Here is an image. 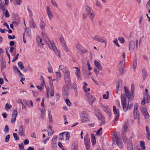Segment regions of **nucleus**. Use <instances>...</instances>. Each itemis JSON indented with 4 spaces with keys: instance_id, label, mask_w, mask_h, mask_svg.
Instances as JSON below:
<instances>
[{
    "instance_id": "obj_13",
    "label": "nucleus",
    "mask_w": 150,
    "mask_h": 150,
    "mask_svg": "<svg viewBox=\"0 0 150 150\" xmlns=\"http://www.w3.org/2000/svg\"><path fill=\"white\" fill-rule=\"evenodd\" d=\"M125 63V60H121L118 65V68L120 73H122L124 72L123 65Z\"/></svg>"
},
{
    "instance_id": "obj_3",
    "label": "nucleus",
    "mask_w": 150,
    "mask_h": 150,
    "mask_svg": "<svg viewBox=\"0 0 150 150\" xmlns=\"http://www.w3.org/2000/svg\"><path fill=\"white\" fill-rule=\"evenodd\" d=\"M46 44L50 49H52L55 53L57 56L60 57V51L58 50L57 48L56 47L54 43L52 41H49L48 42H46Z\"/></svg>"
},
{
    "instance_id": "obj_22",
    "label": "nucleus",
    "mask_w": 150,
    "mask_h": 150,
    "mask_svg": "<svg viewBox=\"0 0 150 150\" xmlns=\"http://www.w3.org/2000/svg\"><path fill=\"white\" fill-rule=\"evenodd\" d=\"M113 108L114 114L116 115V116H117V117H118L119 116V111L116 109L115 106H113Z\"/></svg>"
},
{
    "instance_id": "obj_47",
    "label": "nucleus",
    "mask_w": 150,
    "mask_h": 150,
    "mask_svg": "<svg viewBox=\"0 0 150 150\" xmlns=\"http://www.w3.org/2000/svg\"><path fill=\"white\" fill-rule=\"evenodd\" d=\"M11 107V105H9L8 104L6 103L5 108L6 110H8L10 109Z\"/></svg>"
},
{
    "instance_id": "obj_25",
    "label": "nucleus",
    "mask_w": 150,
    "mask_h": 150,
    "mask_svg": "<svg viewBox=\"0 0 150 150\" xmlns=\"http://www.w3.org/2000/svg\"><path fill=\"white\" fill-rule=\"evenodd\" d=\"M1 71L6 68V63L4 60H2L1 63Z\"/></svg>"
},
{
    "instance_id": "obj_43",
    "label": "nucleus",
    "mask_w": 150,
    "mask_h": 150,
    "mask_svg": "<svg viewBox=\"0 0 150 150\" xmlns=\"http://www.w3.org/2000/svg\"><path fill=\"white\" fill-rule=\"evenodd\" d=\"M59 69L61 70L62 71L64 72V71L66 70V68L63 65H60L59 66Z\"/></svg>"
},
{
    "instance_id": "obj_58",
    "label": "nucleus",
    "mask_w": 150,
    "mask_h": 150,
    "mask_svg": "<svg viewBox=\"0 0 150 150\" xmlns=\"http://www.w3.org/2000/svg\"><path fill=\"white\" fill-rule=\"evenodd\" d=\"M8 38L10 39H13L15 38V36L14 35H13L12 36H11L9 35H8Z\"/></svg>"
},
{
    "instance_id": "obj_16",
    "label": "nucleus",
    "mask_w": 150,
    "mask_h": 150,
    "mask_svg": "<svg viewBox=\"0 0 150 150\" xmlns=\"http://www.w3.org/2000/svg\"><path fill=\"white\" fill-rule=\"evenodd\" d=\"M135 46V42L132 40H131L129 42V50L130 52H132L134 49Z\"/></svg>"
},
{
    "instance_id": "obj_55",
    "label": "nucleus",
    "mask_w": 150,
    "mask_h": 150,
    "mask_svg": "<svg viewBox=\"0 0 150 150\" xmlns=\"http://www.w3.org/2000/svg\"><path fill=\"white\" fill-rule=\"evenodd\" d=\"M9 129L8 126L7 125H5V129H4V132H8Z\"/></svg>"
},
{
    "instance_id": "obj_6",
    "label": "nucleus",
    "mask_w": 150,
    "mask_h": 150,
    "mask_svg": "<svg viewBox=\"0 0 150 150\" xmlns=\"http://www.w3.org/2000/svg\"><path fill=\"white\" fill-rule=\"evenodd\" d=\"M71 85V84L69 85L65 83V84L63 86L62 89V94L63 95L65 96L69 95L68 89L70 88Z\"/></svg>"
},
{
    "instance_id": "obj_26",
    "label": "nucleus",
    "mask_w": 150,
    "mask_h": 150,
    "mask_svg": "<svg viewBox=\"0 0 150 150\" xmlns=\"http://www.w3.org/2000/svg\"><path fill=\"white\" fill-rule=\"evenodd\" d=\"M30 25L31 27H33L34 28H36V27L35 23L33 18H32L31 21L30 22Z\"/></svg>"
},
{
    "instance_id": "obj_17",
    "label": "nucleus",
    "mask_w": 150,
    "mask_h": 150,
    "mask_svg": "<svg viewBox=\"0 0 150 150\" xmlns=\"http://www.w3.org/2000/svg\"><path fill=\"white\" fill-rule=\"evenodd\" d=\"M46 9H47V13L48 15L49 18L50 20H51L53 18V16L51 13V11L50 10V9L49 8V7L48 6H47Z\"/></svg>"
},
{
    "instance_id": "obj_2",
    "label": "nucleus",
    "mask_w": 150,
    "mask_h": 150,
    "mask_svg": "<svg viewBox=\"0 0 150 150\" xmlns=\"http://www.w3.org/2000/svg\"><path fill=\"white\" fill-rule=\"evenodd\" d=\"M121 100L122 105L124 111L126 112L128 109L130 110L133 107V105L132 103H130V104L128 103L127 107L126 98L125 95L122 94H121Z\"/></svg>"
},
{
    "instance_id": "obj_32",
    "label": "nucleus",
    "mask_w": 150,
    "mask_h": 150,
    "mask_svg": "<svg viewBox=\"0 0 150 150\" xmlns=\"http://www.w3.org/2000/svg\"><path fill=\"white\" fill-rule=\"evenodd\" d=\"M43 80V82L41 83V86L40 85H37L36 86L37 87L38 89H40V91H41L42 89V86H43L44 84H45V83L44 81H43V79L42 78Z\"/></svg>"
},
{
    "instance_id": "obj_9",
    "label": "nucleus",
    "mask_w": 150,
    "mask_h": 150,
    "mask_svg": "<svg viewBox=\"0 0 150 150\" xmlns=\"http://www.w3.org/2000/svg\"><path fill=\"white\" fill-rule=\"evenodd\" d=\"M59 39L60 41L62 46L64 50L66 52L68 51L67 46L66 45L64 39L62 35L60 37Z\"/></svg>"
},
{
    "instance_id": "obj_59",
    "label": "nucleus",
    "mask_w": 150,
    "mask_h": 150,
    "mask_svg": "<svg viewBox=\"0 0 150 150\" xmlns=\"http://www.w3.org/2000/svg\"><path fill=\"white\" fill-rule=\"evenodd\" d=\"M27 10L29 12L30 17H32L33 16V13L32 11L29 8H27Z\"/></svg>"
},
{
    "instance_id": "obj_50",
    "label": "nucleus",
    "mask_w": 150,
    "mask_h": 150,
    "mask_svg": "<svg viewBox=\"0 0 150 150\" xmlns=\"http://www.w3.org/2000/svg\"><path fill=\"white\" fill-rule=\"evenodd\" d=\"M18 146L20 150H24V146L23 143H22L21 144H19Z\"/></svg>"
},
{
    "instance_id": "obj_28",
    "label": "nucleus",
    "mask_w": 150,
    "mask_h": 150,
    "mask_svg": "<svg viewBox=\"0 0 150 150\" xmlns=\"http://www.w3.org/2000/svg\"><path fill=\"white\" fill-rule=\"evenodd\" d=\"M142 74L143 80H144L147 76V73L145 69L142 70Z\"/></svg>"
},
{
    "instance_id": "obj_53",
    "label": "nucleus",
    "mask_w": 150,
    "mask_h": 150,
    "mask_svg": "<svg viewBox=\"0 0 150 150\" xmlns=\"http://www.w3.org/2000/svg\"><path fill=\"white\" fill-rule=\"evenodd\" d=\"M114 44L118 47H120V45L118 43V41L117 39H115V40L113 41Z\"/></svg>"
},
{
    "instance_id": "obj_37",
    "label": "nucleus",
    "mask_w": 150,
    "mask_h": 150,
    "mask_svg": "<svg viewBox=\"0 0 150 150\" xmlns=\"http://www.w3.org/2000/svg\"><path fill=\"white\" fill-rule=\"evenodd\" d=\"M6 7L5 4H4V3H3L0 6V11L2 10V11H5V10H6V9L5 8Z\"/></svg>"
},
{
    "instance_id": "obj_30",
    "label": "nucleus",
    "mask_w": 150,
    "mask_h": 150,
    "mask_svg": "<svg viewBox=\"0 0 150 150\" xmlns=\"http://www.w3.org/2000/svg\"><path fill=\"white\" fill-rule=\"evenodd\" d=\"M93 12L92 11V12L88 13V14L90 15V18L92 22H93V20L95 16V14L93 13Z\"/></svg>"
},
{
    "instance_id": "obj_46",
    "label": "nucleus",
    "mask_w": 150,
    "mask_h": 150,
    "mask_svg": "<svg viewBox=\"0 0 150 150\" xmlns=\"http://www.w3.org/2000/svg\"><path fill=\"white\" fill-rule=\"evenodd\" d=\"M13 136L14 138V139L16 140H18L19 139L18 136L17 134L16 133H13Z\"/></svg>"
},
{
    "instance_id": "obj_24",
    "label": "nucleus",
    "mask_w": 150,
    "mask_h": 150,
    "mask_svg": "<svg viewBox=\"0 0 150 150\" xmlns=\"http://www.w3.org/2000/svg\"><path fill=\"white\" fill-rule=\"evenodd\" d=\"M25 29L26 31H25V33H25L28 37H30L31 35V31L30 29L28 28H26Z\"/></svg>"
},
{
    "instance_id": "obj_61",
    "label": "nucleus",
    "mask_w": 150,
    "mask_h": 150,
    "mask_svg": "<svg viewBox=\"0 0 150 150\" xmlns=\"http://www.w3.org/2000/svg\"><path fill=\"white\" fill-rule=\"evenodd\" d=\"M15 1L16 3V4H14L15 5H17V4L19 5L21 4V0H15Z\"/></svg>"
},
{
    "instance_id": "obj_57",
    "label": "nucleus",
    "mask_w": 150,
    "mask_h": 150,
    "mask_svg": "<svg viewBox=\"0 0 150 150\" xmlns=\"http://www.w3.org/2000/svg\"><path fill=\"white\" fill-rule=\"evenodd\" d=\"M77 145L76 143H75V142H74L73 143L72 146V150H74V149H76V146Z\"/></svg>"
},
{
    "instance_id": "obj_34",
    "label": "nucleus",
    "mask_w": 150,
    "mask_h": 150,
    "mask_svg": "<svg viewBox=\"0 0 150 150\" xmlns=\"http://www.w3.org/2000/svg\"><path fill=\"white\" fill-rule=\"evenodd\" d=\"M51 144L52 148L53 149H55L57 147L56 141H52L51 143Z\"/></svg>"
},
{
    "instance_id": "obj_15",
    "label": "nucleus",
    "mask_w": 150,
    "mask_h": 150,
    "mask_svg": "<svg viewBox=\"0 0 150 150\" xmlns=\"http://www.w3.org/2000/svg\"><path fill=\"white\" fill-rule=\"evenodd\" d=\"M76 47L77 49V51L80 54L84 53L83 48L79 44H77L76 45Z\"/></svg>"
},
{
    "instance_id": "obj_36",
    "label": "nucleus",
    "mask_w": 150,
    "mask_h": 150,
    "mask_svg": "<svg viewBox=\"0 0 150 150\" xmlns=\"http://www.w3.org/2000/svg\"><path fill=\"white\" fill-rule=\"evenodd\" d=\"M40 25V28L42 30L44 29L45 26V24L43 21H41Z\"/></svg>"
},
{
    "instance_id": "obj_60",
    "label": "nucleus",
    "mask_w": 150,
    "mask_h": 150,
    "mask_svg": "<svg viewBox=\"0 0 150 150\" xmlns=\"http://www.w3.org/2000/svg\"><path fill=\"white\" fill-rule=\"evenodd\" d=\"M55 96L56 98V100L57 101L58 100L60 99V95L59 94H57L55 95Z\"/></svg>"
},
{
    "instance_id": "obj_44",
    "label": "nucleus",
    "mask_w": 150,
    "mask_h": 150,
    "mask_svg": "<svg viewBox=\"0 0 150 150\" xmlns=\"http://www.w3.org/2000/svg\"><path fill=\"white\" fill-rule=\"evenodd\" d=\"M118 40L121 43H123L125 42V40L122 37H119L118 38Z\"/></svg>"
},
{
    "instance_id": "obj_1",
    "label": "nucleus",
    "mask_w": 150,
    "mask_h": 150,
    "mask_svg": "<svg viewBox=\"0 0 150 150\" xmlns=\"http://www.w3.org/2000/svg\"><path fill=\"white\" fill-rule=\"evenodd\" d=\"M128 126L129 125L127 122H125V123L122 131V139L121 138H119L117 136V133L115 132L112 136L113 141H121V140L122 139L124 141L126 140L127 138L125 135V132H127L128 131Z\"/></svg>"
},
{
    "instance_id": "obj_45",
    "label": "nucleus",
    "mask_w": 150,
    "mask_h": 150,
    "mask_svg": "<svg viewBox=\"0 0 150 150\" xmlns=\"http://www.w3.org/2000/svg\"><path fill=\"white\" fill-rule=\"evenodd\" d=\"M140 146L143 149H145V143L144 141H140Z\"/></svg>"
},
{
    "instance_id": "obj_39",
    "label": "nucleus",
    "mask_w": 150,
    "mask_h": 150,
    "mask_svg": "<svg viewBox=\"0 0 150 150\" xmlns=\"http://www.w3.org/2000/svg\"><path fill=\"white\" fill-rule=\"evenodd\" d=\"M37 40L39 44H41L42 45H44V44L42 42V39L39 36H37Z\"/></svg>"
},
{
    "instance_id": "obj_20",
    "label": "nucleus",
    "mask_w": 150,
    "mask_h": 150,
    "mask_svg": "<svg viewBox=\"0 0 150 150\" xmlns=\"http://www.w3.org/2000/svg\"><path fill=\"white\" fill-rule=\"evenodd\" d=\"M24 129V127L23 126V125L21 126L19 129L18 134L21 136H24L25 135L24 132L23 130Z\"/></svg>"
},
{
    "instance_id": "obj_64",
    "label": "nucleus",
    "mask_w": 150,
    "mask_h": 150,
    "mask_svg": "<svg viewBox=\"0 0 150 150\" xmlns=\"http://www.w3.org/2000/svg\"><path fill=\"white\" fill-rule=\"evenodd\" d=\"M143 19V17L142 16H141L139 20V24H141L142 22V21Z\"/></svg>"
},
{
    "instance_id": "obj_19",
    "label": "nucleus",
    "mask_w": 150,
    "mask_h": 150,
    "mask_svg": "<svg viewBox=\"0 0 150 150\" xmlns=\"http://www.w3.org/2000/svg\"><path fill=\"white\" fill-rule=\"evenodd\" d=\"M116 143L118 146L119 147L120 149L122 148L123 147V144L122 141H113L112 144Z\"/></svg>"
},
{
    "instance_id": "obj_49",
    "label": "nucleus",
    "mask_w": 150,
    "mask_h": 150,
    "mask_svg": "<svg viewBox=\"0 0 150 150\" xmlns=\"http://www.w3.org/2000/svg\"><path fill=\"white\" fill-rule=\"evenodd\" d=\"M65 102L67 105L68 106H70L71 105V103L68 99H66L65 100Z\"/></svg>"
},
{
    "instance_id": "obj_8",
    "label": "nucleus",
    "mask_w": 150,
    "mask_h": 150,
    "mask_svg": "<svg viewBox=\"0 0 150 150\" xmlns=\"http://www.w3.org/2000/svg\"><path fill=\"white\" fill-rule=\"evenodd\" d=\"M145 91L146 92L144 93V98L141 103V104L143 105H144L145 104V102L146 103H149V100L148 99V95L147 93L148 91V90L147 89H145Z\"/></svg>"
},
{
    "instance_id": "obj_41",
    "label": "nucleus",
    "mask_w": 150,
    "mask_h": 150,
    "mask_svg": "<svg viewBox=\"0 0 150 150\" xmlns=\"http://www.w3.org/2000/svg\"><path fill=\"white\" fill-rule=\"evenodd\" d=\"M135 89L134 86V84H132L131 85V93H132L134 95V91Z\"/></svg>"
},
{
    "instance_id": "obj_18",
    "label": "nucleus",
    "mask_w": 150,
    "mask_h": 150,
    "mask_svg": "<svg viewBox=\"0 0 150 150\" xmlns=\"http://www.w3.org/2000/svg\"><path fill=\"white\" fill-rule=\"evenodd\" d=\"M94 64L97 68L99 71L102 69V68L100 64L98 61L96 60L94 62Z\"/></svg>"
},
{
    "instance_id": "obj_14",
    "label": "nucleus",
    "mask_w": 150,
    "mask_h": 150,
    "mask_svg": "<svg viewBox=\"0 0 150 150\" xmlns=\"http://www.w3.org/2000/svg\"><path fill=\"white\" fill-rule=\"evenodd\" d=\"M140 110L142 115L146 119H148L149 118V115L146 109L141 108H140Z\"/></svg>"
},
{
    "instance_id": "obj_54",
    "label": "nucleus",
    "mask_w": 150,
    "mask_h": 150,
    "mask_svg": "<svg viewBox=\"0 0 150 150\" xmlns=\"http://www.w3.org/2000/svg\"><path fill=\"white\" fill-rule=\"evenodd\" d=\"M76 76L77 77L78 79H79V80H81V77H80V76H81V74H80V72H76Z\"/></svg>"
},
{
    "instance_id": "obj_56",
    "label": "nucleus",
    "mask_w": 150,
    "mask_h": 150,
    "mask_svg": "<svg viewBox=\"0 0 150 150\" xmlns=\"http://www.w3.org/2000/svg\"><path fill=\"white\" fill-rule=\"evenodd\" d=\"M17 114L18 113L17 111L15 110L13 111V112L12 116H13V117H17Z\"/></svg>"
},
{
    "instance_id": "obj_5",
    "label": "nucleus",
    "mask_w": 150,
    "mask_h": 150,
    "mask_svg": "<svg viewBox=\"0 0 150 150\" xmlns=\"http://www.w3.org/2000/svg\"><path fill=\"white\" fill-rule=\"evenodd\" d=\"M92 39L96 41L101 43L104 42L105 44V47L106 46L107 41L103 37L100 36L98 35H96L92 38Z\"/></svg>"
},
{
    "instance_id": "obj_27",
    "label": "nucleus",
    "mask_w": 150,
    "mask_h": 150,
    "mask_svg": "<svg viewBox=\"0 0 150 150\" xmlns=\"http://www.w3.org/2000/svg\"><path fill=\"white\" fill-rule=\"evenodd\" d=\"M48 117L49 120V123H50L52 121V116L51 115V111L50 110L48 111Z\"/></svg>"
},
{
    "instance_id": "obj_33",
    "label": "nucleus",
    "mask_w": 150,
    "mask_h": 150,
    "mask_svg": "<svg viewBox=\"0 0 150 150\" xmlns=\"http://www.w3.org/2000/svg\"><path fill=\"white\" fill-rule=\"evenodd\" d=\"M85 9L86 11V12L88 13L92 12L93 10L91 8H90L88 6L86 5L85 6Z\"/></svg>"
},
{
    "instance_id": "obj_42",
    "label": "nucleus",
    "mask_w": 150,
    "mask_h": 150,
    "mask_svg": "<svg viewBox=\"0 0 150 150\" xmlns=\"http://www.w3.org/2000/svg\"><path fill=\"white\" fill-rule=\"evenodd\" d=\"M66 140L67 141L69 140L70 137V134L69 132H65Z\"/></svg>"
},
{
    "instance_id": "obj_10",
    "label": "nucleus",
    "mask_w": 150,
    "mask_h": 150,
    "mask_svg": "<svg viewBox=\"0 0 150 150\" xmlns=\"http://www.w3.org/2000/svg\"><path fill=\"white\" fill-rule=\"evenodd\" d=\"M138 106V104L135 103L134 106L133 115L135 119H136L137 117H139V113H138L137 112Z\"/></svg>"
},
{
    "instance_id": "obj_11",
    "label": "nucleus",
    "mask_w": 150,
    "mask_h": 150,
    "mask_svg": "<svg viewBox=\"0 0 150 150\" xmlns=\"http://www.w3.org/2000/svg\"><path fill=\"white\" fill-rule=\"evenodd\" d=\"M86 95L87 96L88 98V100L90 105H92V103L94 102L96 100L95 98L92 95L88 93H87Z\"/></svg>"
},
{
    "instance_id": "obj_12",
    "label": "nucleus",
    "mask_w": 150,
    "mask_h": 150,
    "mask_svg": "<svg viewBox=\"0 0 150 150\" xmlns=\"http://www.w3.org/2000/svg\"><path fill=\"white\" fill-rule=\"evenodd\" d=\"M101 107L104 111L107 113L109 117H110L111 110L110 108L107 106H105L102 105L101 106Z\"/></svg>"
},
{
    "instance_id": "obj_29",
    "label": "nucleus",
    "mask_w": 150,
    "mask_h": 150,
    "mask_svg": "<svg viewBox=\"0 0 150 150\" xmlns=\"http://www.w3.org/2000/svg\"><path fill=\"white\" fill-rule=\"evenodd\" d=\"M85 146L87 150H89L90 143V141H84Z\"/></svg>"
},
{
    "instance_id": "obj_52",
    "label": "nucleus",
    "mask_w": 150,
    "mask_h": 150,
    "mask_svg": "<svg viewBox=\"0 0 150 150\" xmlns=\"http://www.w3.org/2000/svg\"><path fill=\"white\" fill-rule=\"evenodd\" d=\"M51 3L56 7L57 8L58 7V5L55 1L54 0H51Z\"/></svg>"
},
{
    "instance_id": "obj_38",
    "label": "nucleus",
    "mask_w": 150,
    "mask_h": 150,
    "mask_svg": "<svg viewBox=\"0 0 150 150\" xmlns=\"http://www.w3.org/2000/svg\"><path fill=\"white\" fill-rule=\"evenodd\" d=\"M18 65L21 69H23L24 66H23V63L21 62H19L18 63Z\"/></svg>"
},
{
    "instance_id": "obj_35",
    "label": "nucleus",
    "mask_w": 150,
    "mask_h": 150,
    "mask_svg": "<svg viewBox=\"0 0 150 150\" xmlns=\"http://www.w3.org/2000/svg\"><path fill=\"white\" fill-rule=\"evenodd\" d=\"M102 130V128H100L96 132V136H100L102 134V132H101Z\"/></svg>"
},
{
    "instance_id": "obj_48",
    "label": "nucleus",
    "mask_w": 150,
    "mask_h": 150,
    "mask_svg": "<svg viewBox=\"0 0 150 150\" xmlns=\"http://www.w3.org/2000/svg\"><path fill=\"white\" fill-rule=\"evenodd\" d=\"M91 141H96V136L94 134L91 133Z\"/></svg>"
},
{
    "instance_id": "obj_21",
    "label": "nucleus",
    "mask_w": 150,
    "mask_h": 150,
    "mask_svg": "<svg viewBox=\"0 0 150 150\" xmlns=\"http://www.w3.org/2000/svg\"><path fill=\"white\" fill-rule=\"evenodd\" d=\"M127 146L128 150H133V144L131 141H128Z\"/></svg>"
},
{
    "instance_id": "obj_40",
    "label": "nucleus",
    "mask_w": 150,
    "mask_h": 150,
    "mask_svg": "<svg viewBox=\"0 0 150 150\" xmlns=\"http://www.w3.org/2000/svg\"><path fill=\"white\" fill-rule=\"evenodd\" d=\"M65 132L61 133L59 136V139L60 140H63L64 139L63 138V135L65 133Z\"/></svg>"
},
{
    "instance_id": "obj_63",
    "label": "nucleus",
    "mask_w": 150,
    "mask_h": 150,
    "mask_svg": "<svg viewBox=\"0 0 150 150\" xmlns=\"http://www.w3.org/2000/svg\"><path fill=\"white\" fill-rule=\"evenodd\" d=\"M96 5L97 6L100 7H101L102 6V5H101L100 3L98 1H96Z\"/></svg>"
},
{
    "instance_id": "obj_23",
    "label": "nucleus",
    "mask_w": 150,
    "mask_h": 150,
    "mask_svg": "<svg viewBox=\"0 0 150 150\" xmlns=\"http://www.w3.org/2000/svg\"><path fill=\"white\" fill-rule=\"evenodd\" d=\"M81 122H88L89 121V119L88 117H86L84 116H82L81 117Z\"/></svg>"
},
{
    "instance_id": "obj_62",
    "label": "nucleus",
    "mask_w": 150,
    "mask_h": 150,
    "mask_svg": "<svg viewBox=\"0 0 150 150\" xmlns=\"http://www.w3.org/2000/svg\"><path fill=\"white\" fill-rule=\"evenodd\" d=\"M33 95L34 96L36 97L38 94V93L37 91H33Z\"/></svg>"
},
{
    "instance_id": "obj_51",
    "label": "nucleus",
    "mask_w": 150,
    "mask_h": 150,
    "mask_svg": "<svg viewBox=\"0 0 150 150\" xmlns=\"http://www.w3.org/2000/svg\"><path fill=\"white\" fill-rule=\"evenodd\" d=\"M5 11H6L4 13V15L5 16L6 18H8L10 16V14L9 13L8 11H7V9L6 10H5Z\"/></svg>"
},
{
    "instance_id": "obj_7",
    "label": "nucleus",
    "mask_w": 150,
    "mask_h": 150,
    "mask_svg": "<svg viewBox=\"0 0 150 150\" xmlns=\"http://www.w3.org/2000/svg\"><path fill=\"white\" fill-rule=\"evenodd\" d=\"M125 92L126 96L129 100H131L133 98L134 95L132 93H130V91L127 87L125 86L124 87Z\"/></svg>"
},
{
    "instance_id": "obj_31",
    "label": "nucleus",
    "mask_w": 150,
    "mask_h": 150,
    "mask_svg": "<svg viewBox=\"0 0 150 150\" xmlns=\"http://www.w3.org/2000/svg\"><path fill=\"white\" fill-rule=\"evenodd\" d=\"M122 86V81L121 80H118V83L116 87V89L118 91L119 88Z\"/></svg>"
},
{
    "instance_id": "obj_4",
    "label": "nucleus",
    "mask_w": 150,
    "mask_h": 150,
    "mask_svg": "<svg viewBox=\"0 0 150 150\" xmlns=\"http://www.w3.org/2000/svg\"><path fill=\"white\" fill-rule=\"evenodd\" d=\"M64 72V78L65 83H66L69 85L71 84L70 80L69 71L67 69Z\"/></svg>"
}]
</instances>
